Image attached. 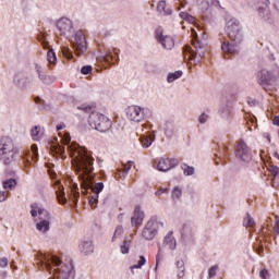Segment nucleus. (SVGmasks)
Returning <instances> with one entry per match:
<instances>
[{
	"mask_svg": "<svg viewBox=\"0 0 279 279\" xmlns=\"http://www.w3.org/2000/svg\"><path fill=\"white\" fill-rule=\"evenodd\" d=\"M61 143L68 145V154L72 158V167L78 175L81 182L82 193L86 195L88 191H92L94 195H99L104 191V182H97V180H106V173L100 171L95 174V158H93V153L88 151L85 147L80 146V144L72 142L71 134L69 132H59Z\"/></svg>",
	"mask_w": 279,
	"mask_h": 279,
	"instance_id": "obj_1",
	"label": "nucleus"
},
{
	"mask_svg": "<svg viewBox=\"0 0 279 279\" xmlns=\"http://www.w3.org/2000/svg\"><path fill=\"white\" fill-rule=\"evenodd\" d=\"M38 265L43 269L47 270L50 274L49 279H73L75 278V271L73 270V264H64L56 255L51 254H37Z\"/></svg>",
	"mask_w": 279,
	"mask_h": 279,
	"instance_id": "obj_2",
	"label": "nucleus"
},
{
	"mask_svg": "<svg viewBox=\"0 0 279 279\" xmlns=\"http://www.w3.org/2000/svg\"><path fill=\"white\" fill-rule=\"evenodd\" d=\"M77 110H83V112L89 114L88 124L94 130H97L98 132H109L111 130L112 121L99 112H93V108L90 106L82 105L77 107Z\"/></svg>",
	"mask_w": 279,
	"mask_h": 279,
	"instance_id": "obj_3",
	"label": "nucleus"
},
{
	"mask_svg": "<svg viewBox=\"0 0 279 279\" xmlns=\"http://www.w3.org/2000/svg\"><path fill=\"white\" fill-rule=\"evenodd\" d=\"M192 45L193 47L185 46L183 48V58L197 64L202 60V56H204V47L202 46V41L197 39V32L194 28H192Z\"/></svg>",
	"mask_w": 279,
	"mask_h": 279,
	"instance_id": "obj_4",
	"label": "nucleus"
},
{
	"mask_svg": "<svg viewBox=\"0 0 279 279\" xmlns=\"http://www.w3.org/2000/svg\"><path fill=\"white\" fill-rule=\"evenodd\" d=\"M0 160L5 165H11L14 160V141L10 136L0 140Z\"/></svg>",
	"mask_w": 279,
	"mask_h": 279,
	"instance_id": "obj_5",
	"label": "nucleus"
},
{
	"mask_svg": "<svg viewBox=\"0 0 279 279\" xmlns=\"http://www.w3.org/2000/svg\"><path fill=\"white\" fill-rule=\"evenodd\" d=\"M165 225L158 221V218H151L147 221L146 226L142 231V236L146 241H151L158 234V228H163Z\"/></svg>",
	"mask_w": 279,
	"mask_h": 279,
	"instance_id": "obj_6",
	"label": "nucleus"
},
{
	"mask_svg": "<svg viewBox=\"0 0 279 279\" xmlns=\"http://www.w3.org/2000/svg\"><path fill=\"white\" fill-rule=\"evenodd\" d=\"M279 78V69L274 68L270 72L267 70H262L257 74L258 84L267 90V86L271 84V82H276Z\"/></svg>",
	"mask_w": 279,
	"mask_h": 279,
	"instance_id": "obj_7",
	"label": "nucleus"
},
{
	"mask_svg": "<svg viewBox=\"0 0 279 279\" xmlns=\"http://www.w3.org/2000/svg\"><path fill=\"white\" fill-rule=\"evenodd\" d=\"M235 157L242 162H250L252 160V149L243 140H239L234 146Z\"/></svg>",
	"mask_w": 279,
	"mask_h": 279,
	"instance_id": "obj_8",
	"label": "nucleus"
},
{
	"mask_svg": "<svg viewBox=\"0 0 279 279\" xmlns=\"http://www.w3.org/2000/svg\"><path fill=\"white\" fill-rule=\"evenodd\" d=\"M226 34L228 38L233 43H241V38H243V35L241 34V26L239 24V21L230 20L226 26Z\"/></svg>",
	"mask_w": 279,
	"mask_h": 279,
	"instance_id": "obj_9",
	"label": "nucleus"
},
{
	"mask_svg": "<svg viewBox=\"0 0 279 279\" xmlns=\"http://www.w3.org/2000/svg\"><path fill=\"white\" fill-rule=\"evenodd\" d=\"M126 117L130 121H134L135 123H140L145 118L143 113V109L138 106H130L126 109Z\"/></svg>",
	"mask_w": 279,
	"mask_h": 279,
	"instance_id": "obj_10",
	"label": "nucleus"
},
{
	"mask_svg": "<svg viewBox=\"0 0 279 279\" xmlns=\"http://www.w3.org/2000/svg\"><path fill=\"white\" fill-rule=\"evenodd\" d=\"M57 28L62 36H69L73 33V22L66 17H62L57 22Z\"/></svg>",
	"mask_w": 279,
	"mask_h": 279,
	"instance_id": "obj_11",
	"label": "nucleus"
},
{
	"mask_svg": "<svg viewBox=\"0 0 279 279\" xmlns=\"http://www.w3.org/2000/svg\"><path fill=\"white\" fill-rule=\"evenodd\" d=\"M74 40H75L74 47L76 49V53L78 56H82V53H85L86 51V36H84V33L82 31H78L75 34Z\"/></svg>",
	"mask_w": 279,
	"mask_h": 279,
	"instance_id": "obj_12",
	"label": "nucleus"
},
{
	"mask_svg": "<svg viewBox=\"0 0 279 279\" xmlns=\"http://www.w3.org/2000/svg\"><path fill=\"white\" fill-rule=\"evenodd\" d=\"M145 219V213L141 210V206H136L131 217L132 228H141L143 226V221Z\"/></svg>",
	"mask_w": 279,
	"mask_h": 279,
	"instance_id": "obj_13",
	"label": "nucleus"
},
{
	"mask_svg": "<svg viewBox=\"0 0 279 279\" xmlns=\"http://www.w3.org/2000/svg\"><path fill=\"white\" fill-rule=\"evenodd\" d=\"M50 151L51 154H54L56 156H59V158H66V150H64V146L60 144H52L50 145Z\"/></svg>",
	"mask_w": 279,
	"mask_h": 279,
	"instance_id": "obj_14",
	"label": "nucleus"
},
{
	"mask_svg": "<svg viewBox=\"0 0 279 279\" xmlns=\"http://www.w3.org/2000/svg\"><path fill=\"white\" fill-rule=\"evenodd\" d=\"M104 61L107 62V64H117V61L119 60V54L116 52V50H109L104 57Z\"/></svg>",
	"mask_w": 279,
	"mask_h": 279,
	"instance_id": "obj_15",
	"label": "nucleus"
},
{
	"mask_svg": "<svg viewBox=\"0 0 279 279\" xmlns=\"http://www.w3.org/2000/svg\"><path fill=\"white\" fill-rule=\"evenodd\" d=\"M157 40H159V43H161V45L165 47V49H173V38H171L170 36H162V35H158L157 34Z\"/></svg>",
	"mask_w": 279,
	"mask_h": 279,
	"instance_id": "obj_16",
	"label": "nucleus"
},
{
	"mask_svg": "<svg viewBox=\"0 0 279 279\" xmlns=\"http://www.w3.org/2000/svg\"><path fill=\"white\" fill-rule=\"evenodd\" d=\"M163 245H166V247H169V250H175L178 243L175 242V238H173V232L170 231L163 240Z\"/></svg>",
	"mask_w": 279,
	"mask_h": 279,
	"instance_id": "obj_17",
	"label": "nucleus"
},
{
	"mask_svg": "<svg viewBox=\"0 0 279 279\" xmlns=\"http://www.w3.org/2000/svg\"><path fill=\"white\" fill-rule=\"evenodd\" d=\"M221 49L223 53H228L229 56H234V53H236V46L230 44V41H223Z\"/></svg>",
	"mask_w": 279,
	"mask_h": 279,
	"instance_id": "obj_18",
	"label": "nucleus"
},
{
	"mask_svg": "<svg viewBox=\"0 0 279 279\" xmlns=\"http://www.w3.org/2000/svg\"><path fill=\"white\" fill-rule=\"evenodd\" d=\"M56 185L58 186L57 193V199L59 204H64L66 202V197L64 196V186L60 184V181H56Z\"/></svg>",
	"mask_w": 279,
	"mask_h": 279,
	"instance_id": "obj_19",
	"label": "nucleus"
},
{
	"mask_svg": "<svg viewBox=\"0 0 279 279\" xmlns=\"http://www.w3.org/2000/svg\"><path fill=\"white\" fill-rule=\"evenodd\" d=\"M31 208H32V210H31L32 217H38V215H43L44 213H46V219L50 218L49 213H47V210L38 207V204H32Z\"/></svg>",
	"mask_w": 279,
	"mask_h": 279,
	"instance_id": "obj_20",
	"label": "nucleus"
},
{
	"mask_svg": "<svg viewBox=\"0 0 279 279\" xmlns=\"http://www.w3.org/2000/svg\"><path fill=\"white\" fill-rule=\"evenodd\" d=\"M80 250L83 254L88 255L95 252V246H93V242L86 241L80 245Z\"/></svg>",
	"mask_w": 279,
	"mask_h": 279,
	"instance_id": "obj_21",
	"label": "nucleus"
},
{
	"mask_svg": "<svg viewBox=\"0 0 279 279\" xmlns=\"http://www.w3.org/2000/svg\"><path fill=\"white\" fill-rule=\"evenodd\" d=\"M157 12L163 14L165 16H169L172 13L171 9L167 8V2L163 0L158 2Z\"/></svg>",
	"mask_w": 279,
	"mask_h": 279,
	"instance_id": "obj_22",
	"label": "nucleus"
},
{
	"mask_svg": "<svg viewBox=\"0 0 279 279\" xmlns=\"http://www.w3.org/2000/svg\"><path fill=\"white\" fill-rule=\"evenodd\" d=\"M158 171H169L171 169V160L170 159H160L157 163Z\"/></svg>",
	"mask_w": 279,
	"mask_h": 279,
	"instance_id": "obj_23",
	"label": "nucleus"
},
{
	"mask_svg": "<svg viewBox=\"0 0 279 279\" xmlns=\"http://www.w3.org/2000/svg\"><path fill=\"white\" fill-rule=\"evenodd\" d=\"M132 161H128L126 163L123 165V171H119L116 174V178L119 175V178H125L126 173H130V170L132 169Z\"/></svg>",
	"mask_w": 279,
	"mask_h": 279,
	"instance_id": "obj_24",
	"label": "nucleus"
},
{
	"mask_svg": "<svg viewBox=\"0 0 279 279\" xmlns=\"http://www.w3.org/2000/svg\"><path fill=\"white\" fill-rule=\"evenodd\" d=\"M37 230L39 232H48L49 230V220H41L36 225Z\"/></svg>",
	"mask_w": 279,
	"mask_h": 279,
	"instance_id": "obj_25",
	"label": "nucleus"
},
{
	"mask_svg": "<svg viewBox=\"0 0 279 279\" xmlns=\"http://www.w3.org/2000/svg\"><path fill=\"white\" fill-rule=\"evenodd\" d=\"M31 136H32L33 141H38L39 138H43V133H40V126H35L31 131Z\"/></svg>",
	"mask_w": 279,
	"mask_h": 279,
	"instance_id": "obj_26",
	"label": "nucleus"
},
{
	"mask_svg": "<svg viewBox=\"0 0 279 279\" xmlns=\"http://www.w3.org/2000/svg\"><path fill=\"white\" fill-rule=\"evenodd\" d=\"M72 199L74 204H77V202L80 201V191L77 189V183H74L72 185Z\"/></svg>",
	"mask_w": 279,
	"mask_h": 279,
	"instance_id": "obj_27",
	"label": "nucleus"
},
{
	"mask_svg": "<svg viewBox=\"0 0 279 279\" xmlns=\"http://www.w3.org/2000/svg\"><path fill=\"white\" fill-rule=\"evenodd\" d=\"M181 169H182L184 175H193V173H195V168H193L186 163H182Z\"/></svg>",
	"mask_w": 279,
	"mask_h": 279,
	"instance_id": "obj_28",
	"label": "nucleus"
},
{
	"mask_svg": "<svg viewBox=\"0 0 279 279\" xmlns=\"http://www.w3.org/2000/svg\"><path fill=\"white\" fill-rule=\"evenodd\" d=\"M130 245H132V241L124 240L122 245L120 246L121 254H130Z\"/></svg>",
	"mask_w": 279,
	"mask_h": 279,
	"instance_id": "obj_29",
	"label": "nucleus"
},
{
	"mask_svg": "<svg viewBox=\"0 0 279 279\" xmlns=\"http://www.w3.org/2000/svg\"><path fill=\"white\" fill-rule=\"evenodd\" d=\"M180 77H182V71H177L168 74L167 81L171 84V82H175V80H180Z\"/></svg>",
	"mask_w": 279,
	"mask_h": 279,
	"instance_id": "obj_30",
	"label": "nucleus"
},
{
	"mask_svg": "<svg viewBox=\"0 0 279 279\" xmlns=\"http://www.w3.org/2000/svg\"><path fill=\"white\" fill-rule=\"evenodd\" d=\"M29 156L32 158V160L34 162H36V160H38V146L36 144H33L31 146V153H29Z\"/></svg>",
	"mask_w": 279,
	"mask_h": 279,
	"instance_id": "obj_31",
	"label": "nucleus"
},
{
	"mask_svg": "<svg viewBox=\"0 0 279 279\" xmlns=\"http://www.w3.org/2000/svg\"><path fill=\"white\" fill-rule=\"evenodd\" d=\"M141 144H142V147H151V143H154V140H151V137L149 136H142L141 137Z\"/></svg>",
	"mask_w": 279,
	"mask_h": 279,
	"instance_id": "obj_32",
	"label": "nucleus"
},
{
	"mask_svg": "<svg viewBox=\"0 0 279 279\" xmlns=\"http://www.w3.org/2000/svg\"><path fill=\"white\" fill-rule=\"evenodd\" d=\"M180 17L183 21H186L187 23H191L192 25H193V23H195V17L192 16L191 14L186 13V12H181Z\"/></svg>",
	"mask_w": 279,
	"mask_h": 279,
	"instance_id": "obj_33",
	"label": "nucleus"
},
{
	"mask_svg": "<svg viewBox=\"0 0 279 279\" xmlns=\"http://www.w3.org/2000/svg\"><path fill=\"white\" fill-rule=\"evenodd\" d=\"M177 267L179 269L178 277L179 278H184V260H178L177 262Z\"/></svg>",
	"mask_w": 279,
	"mask_h": 279,
	"instance_id": "obj_34",
	"label": "nucleus"
},
{
	"mask_svg": "<svg viewBox=\"0 0 279 279\" xmlns=\"http://www.w3.org/2000/svg\"><path fill=\"white\" fill-rule=\"evenodd\" d=\"M182 197V189L174 186L172 190V199H180Z\"/></svg>",
	"mask_w": 279,
	"mask_h": 279,
	"instance_id": "obj_35",
	"label": "nucleus"
},
{
	"mask_svg": "<svg viewBox=\"0 0 279 279\" xmlns=\"http://www.w3.org/2000/svg\"><path fill=\"white\" fill-rule=\"evenodd\" d=\"M47 60L48 62H50V64H54L56 60H58V58L56 57V52H53V50H48Z\"/></svg>",
	"mask_w": 279,
	"mask_h": 279,
	"instance_id": "obj_36",
	"label": "nucleus"
},
{
	"mask_svg": "<svg viewBox=\"0 0 279 279\" xmlns=\"http://www.w3.org/2000/svg\"><path fill=\"white\" fill-rule=\"evenodd\" d=\"M2 184L3 189H14V186H16V181L14 179H9L4 181Z\"/></svg>",
	"mask_w": 279,
	"mask_h": 279,
	"instance_id": "obj_37",
	"label": "nucleus"
},
{
	"mask_svg": "<svg viewBox=\"0 0 279 279\" xmlns=\"http://www.w3.org/2000/svg\"><path fill=\"white\" fill-rule=\"evenodd\" d=\"M97 202H99V195L94 194V195L89 198V206H90V208H97Z\"/></svg>",
	"mask_w": 279,
	"mask_h": 279,
	"instance_id": "obj_38",
	"label": "nucleus"
},
{
	"mask_svg": "<svg viewBox=\"0 0 279 279\" xmlns=\"http://www.w3.org/2000/svg\"><path fill=\"white\" fill-rule=\"evenodd\" d=\"M219 269L218 265H214L208 269V278H215L217 276V270Z\"/></svg>",
	"mask_w": 279,
	"mask_h": 279,
	"instance_id": "obj_39",
	"label": "nucleus"
},
{
	"mask_svg": "<svg viewBox=\"0 0 279 279\" xmlns=\"http://www.w3.org/2000/svg\"><path fill=\"white\" fill-rule=\"evenodd\" d=\"M243 226H245V228L254 227V220L252 219V217H250V215H247V217L244 218Z\"/></svg>",
	"mask_w": 279,
	"mask_h": 279,
	"instance_id": "obj_40",
	"label": "nucleus"
},
{
	"mask_svg": "<svg viewBox=\"0 0 279 279\" xmlns=\"http://www.w3.org/2000/svg\"><path fill=\"white\" fill-rule=\"evenodd\" d=\"M145 263H146L145 256H141L140 260L137 262V264L133 265L131 267V269H141V267H143V265H145Z\"/></svg>",
	"mask_w": 279,
	"mask_h": 279,
	"instance_id": "obj_41",
	"label": "nucleus"
},
{
	"mask_svg": "<svg viewBox=\"0 0 279 279\" xmlns=\"http://www.w3.org/2000/svg\"><path fill=\"white\" fill-rule=\"evenodd\" d=\"M123 234V227L119 226L116 228V231L113 233L112 236V241H114V239H117V236H121Z\"/></svg>",
	"mask_w": 279,
	"mask_h": 279,
	"instance_id": "obj_42",
	"label": "nucleus"
},
{
	"mask_svg": "<svg viewBox=\"0 0 279 279\" xmlns=\"http://www.w3.org/2000/svg\"><path fill=\"white\" fill-rule=\"evenodd\" d=\"M92 71H93V66L90 65H85L81 69V73L83 75H88L89 73H92Z\"/></svg>",
	"mask_w": 279,
	"mask_h": 279,
	"instance_id": "obj_43",
	"label": "nucleus"
},
{
	"mask_svg": "<svg viewBox=\"0 0 279 279\" xmlns=\"http://www.w3.org/2000/svg\"><path fill=\"white\" fill-rule=\"evenodd\" d=\"M63 56H65L68 60H73V52H71L69 48H63Z\"/></svg>",
	"mask_w": 279,
	"mask_h": 279,
	"instance_id": "obj_44",
	"label": "nucleus"
},
{
	"mask_svg": "<svg viewBox=\"0 0 279 279\" xmlns=\"http://www.w3.org/2000/svg\"><path fill=\"white\" fill-rule=\"evenodd\" d=\"M35 69H36V71H37L38 75H39V80L45 81V80H46V76L41 74V73H43V68H41L40 65L36 64V65H35Z\"/></svg>",
	"mask_w": 279,
	"mask_h": 279,
	"instance_id": "obj_45",
	"label": "nucleus"
},
{
	"mask_svg": "<svg viewBox=\"0 0 279 279\" xmlns=\"http://www.w3.org/2000/svg\"><path fill=\"white\" fill-rule=\"evenodd\" d=\"M199 123H206L208 121V114L202 113L198 118Z\"/></svg>",
	"mask_w": 279,
	"mask_h": 279,
	"instance_id": "obj_46",
	"label": "nucleus"
},
{
	"mask_svg": "<svg viewBox=\"0 0 279 279\" xmlns=\"http://www.w3.org/2000/svg\"><path fill=\"white\" fill-rule=\"evenodd\" d=\"M267 10H269V4L267 3H264V7L258 8L259 14H263V12H267Z\"/></svg>",
	"mask_w": 279,
	"mask_h": 279,
	"instance_id": "obj_47",
	"label": "nucleus"
},
{
	"mask_svg": "<svg viewBox=\"0 0 279 279\" xmlns=\"http://www.w3.org/2000/svg\"><path fill=\"white\" fill-rule=\"evenodd\" d=\"M267 276H269V271H267V269L260 270L259 277H260L262 279H267Z\"/></svg>",
	"mask_w": 279,
	"mask_h": 279,
	"instance_id": "obj_48",
	"label": "nucleus"
},
{
	"mask_svg": "<svg viewBox=\"0 0 279 279\" xmlns=\"http://www.w3.org/2000/svg\"><path fill=\"white\" fill-rule=\"evenodd\" d=\"M0 267H8V258L5 257L0 258Z\"/></svg>",
	"mask_w": 279,
	"mask_h": 279,
	"instance_id": "obj_49",
	"label": "nucleus"
},
{
	"mask_svg": "<svg viewBox=\"0 0 279 279\" xmlns=\"http://www.w3.org/2000/svg\"><path fill=\"white\" fill-rule=\"evenodd\" d=\"M274 230L277 234H279V219H278V217H276V222H275V226H274Z\"/></svg>",
	"mask_w": 279,
	"mask_h": 279,
	"instance_id": "obj_50",
	"label": "nucleus"
},
{
	"mask_svg": "<svg viewBox=\"0 0 279 279\" xmlns=\"http://www.w3.org/2000/svg\"><path fill=\"white\" fill-rule=\"evenodd\" d=\"M8 199V194L5 192H0V202H5Z\"/></svg>",
	"mask_w": 279,
	"mask_h": 279,
	"instance_id": "obj_51",
	"label": "nucleus"
},
{
	"mask_svg": "<svg viewBox=\"0 0 279 279\" xmlns=\"http://www.w3.org/2000/svg\"><path fill=\"white\" fill-rule=\"evenodd\" d=\"M64 128H66V124L60 123L57 125V131L60 132V130H64Z\"/></svg>",
	"mask_w": 279,
	"mask_h": 279,
	"instance_id": "obj_52",
	"label": "nucleus"
},
{
	"mask_svg": "<svg viewBox=\"0 0 279 279\" xmlns=\"http://www.w3.org/2000/svg\"><path fill=\"white\" fill-rule=\"evenodd\" d=\"M272 123L279 128V114L274 118Z\"/></svg>",
	"mask_w": 279,
	"mask_h": 279,
	"instance_id": "obj_53",
	"label": "nucleus"
},
{
	"mask_svg": "<svg viewBox=\"0 0 279 279\" xmlns=\"http://www.w3.org/2000/svg\"><path fill=\"white\" fill-rule=\"evenodd\" d=\"M35 104H43V99L40 97H35Z\"/></svg>",
	"mask_w": 279,
	"mask_h": 279,
	"instance_id": "obj_54",
	"label": "nucleus"
},
{
	"mask_svg": "<svg viewBox=\"0 0 279 279\" xmlns=\"http://www.w3.org/2000/svg\"><path fill=\"white\" fill-rule=\"evenodd\" d=\"M160 193H167V189H165V190H159L158 192H156L157 195H160Z\"/></svg>",
	"mask_w": 279,
	"mask_h": 279,
	"instance_id": "obj_55",
	"label": "nucleus"
},
{
	"mask_svg": "<svg viewBox=\"0 0 279 279\" xmlns=\"http://www.w3.org/2000/svg\"><path fill=\"white\" fill-rule=\"evenodd\" d=\"M44 47L47 48V44L44 43Z\"/></svg>",
	"mask_w": 279,
	"mask_h": 279,
	"instance_id": "obj_56",
	"label": "nucleus"
},
{
	"mask_svg": "<svg viewBox=\"0 0 279 279\" xmlns=\"http://www.w3.org/2000/svg\"><path fill=\"white\" fill-rule=\"evenodd\" d=\"M262 252H263V250H259V251H258V254H260Z\"/></svg>",
	"mask_w": 279,
	"mask_h": 279,
	"instance_id": "obj_57",
	"label": "nucleus"
}]
</instances>
